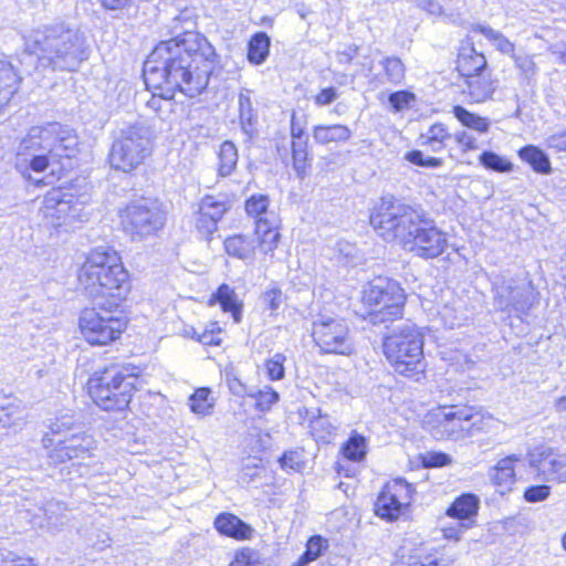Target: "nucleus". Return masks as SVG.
Listing matches in <instances>:
<instances>
[{
	"instance_id": "obj_17",
	"label": "nucleus",
	"mask_w": 566,
	"mask_h": 566,
	"mask_svg": "<svg viewBox=\"0 0 566 566\" xmlns=\"http://www.w3.org/2000/svg\"><path fill=\"white\" fill-rule=\"evenodd\" d=\"M467 406L441 407L432 417L437 422L433 436L437 439L459 440L468 437Z\"/></svg>"
},
{
	"instance_id": "obj_61",
	"label": "nucleus",
	"mask_w": 566,
	"mask_h": 566,
	"mask_svg": "<svg viewBox=\"0 0 566 566\" xmlns=\"http://www.w3.org/2000/svg\"><path fill=\"white\" fill-rule=\"evenodd\" d=\"M546 145L556 151H566V132L551 135L546 139Z\"/></svg>"
},
{
	"instance_id": "obj_58",
	"label": "nucleus",
	"mask_w": 566,
	"mask_h": 566,
	"mask_svg": "<svg viewBox=\"0 0 566 566\" xmlns=\"http://www.w3.org/2000/svg\"><path fill=\"white\" fill-rule=\"evenodd\" d=\"M338 97V92L335 87L323 88L315 97L314 103L316 106H327Z\"/></svg>"
},
{
	"instance_id": "obj_55",
	"label": "nucleus",
	"mask_w": 566,
	"mask_h": 566,
	"mask_svg": "<svg viewBox=\"0 0 566 566\" xmlns=\"http://www.w3.org/2000/svg\"><path fill=\"white\" fill-rule=\"evenodd\" d=\"M515 61L516 67L521 70V72L528 78L536 75L537 67L532 56L528 55H515L512 56Z\"/></svg>"
},
{
	"instance_id": "obj_54",
	"label": "nucleus",
	"mask_w": 566,
	"mask_h": 566,
	"mask_svg": "<svg viewBox=\"0 0 566 566\" xmlns=\"http://www.w3.org/2000/svg\"><path fill=\"white\" fill-rule=\"evenodd\" d=\"M467 410L469 415L467 419L468 436H472L475 432L484 429L485 418L479 411H475L472 407L467 406Z\"/></svg>"
},
{
	"instance_id": "obj_10",
	"label": "nucleus",
	"mask_w": 566,
	"mask_h": 566,
	"mask_svg": "<svg viewBox=\"0 0 566 566\" xmlns=\"http://www.w3.org/2000/svg\"><path fill=\"white\" fill-rule=\"evenodd\" d=\"M363 300L369 307L370 321L374 324H386L402 317L406 295L395 280H374L365 291Z\"/></svg>"
},
{
	"instance_id": "obj_11",
	"label": "nucleus",
	"mask_w": 566,
	"mask_h": 566,
	"mask_svg": "<svg viewBox=\"0 0 566 566\" xmlns=\"http://www.w3.org/2000/svg\"><path fill=\"white\" fill-rule=\"evenodd\" d=\"M123 230L134 240L155 234L165 224V214L157 202L140 199L129 203L120 212Z\"/></svg>"
},
{
	"instance_id": "obj_4",
	"label": "nucleus",
	"mask_w": 566,
	"mask_h": 566,
	"mask_svg": "<svg viewBox=\"0 0 566 566\" xmlns=\"http://www.w3.org/2000/svg\"><path fill=\"white\" fill-rule=\"evenodd\" d=\"M77 146L76 134L66 126L59 123L34 126L20 143L15 167L22 175L29 170L42 172L62 158L75 157Z\"/></svg>"
},
{
	"instance_id": "obj_29",
	"label": "nucleus",
	"mask_w": 566,
	"mask_h": 566,
	"mask_svg": "<svg viewBox=\"0 0 566 566\" xmlns=\"http://www.w3.org/2000/svg\"><path fill=\"white\" fill-rule=\"evenodd\" d=\"M212 298L221 305L223 312L231 313L235 323L241 322L242 304L232 287L228 284H221Z\"/></svg>"
},
{
	"instance_id": "obj_32",
	"label": "nucleus",
	"mask_w": 566,
	"mask_h": 566,
	"mask_svg": "<svg viewBox=\"0 0 566 566\" xmlns=\"http://www.w3.org/2000/svg\"><path fill=\"white\" fill-rule=\"evenodd\" d=\"M452 114L464 127L479 134H485L490 129L491 122L489 118L471 113L463 106H453Z\"/></svg>"
},
{
	"instance_id": "obj_35",
	"label": "nucleus",
	"mask_w": 566,
	"mask_h": 566,
	"mask_svg": "<svg viewBox=\"0 0 566 566\" xmlns=\"http://www.w3.org/2000/svg\"><path fill=\"white\" fill-rule=\"evenodd\" d=\"M42 511L44 513V516L46 518V526L49 528L57 530L59 527L63 526L66 521V506L61 501L56 500H50L48 501L43 507Z\"/></svg>"
},
{
	"instance_id": "obj_15",
	"label": "nucleus",
	"mask_w": 566,
	"mask_h": 566,
	"mask_svg": "<svg viewBox=\"0 0 566 566\" xmlns=\"http://www.w3.org/2000/svg\"><path fill=\"white\" fill-rule=\"evenodd\" d=\"M528 465L541 481L566 482V453L549 447H537L528 453Z\"/></svg>"
},
{
	"instance_id": "obj_40",
	"label": "nucleus",
	"mask_w": 566,
	"mask_h": 566,
	"mask_svg": "<svg viewBox=\"0 0 566 566\" xmlns=\"http://www.w3.org/2000/svg\"><path fill=\"white\" fill-rule=\"evenodd\" d=\"M478 30L488 40H490L499 51H501L504 54L514 56L515 46L503 33L484 25H479Z\"/></svg>"
},
{
	"instance_id": "obj_18",
	"label": "nucleus",
	"mask_w": 566,
	"mask_h": 566,
	"mask_svg": "<svg viewBox=\"0 0 566 566\" xmlns=\"http://www.w3.org/2000/svg\"><path fill=\"white\" fill-rule=\"evenodd\" d=\"M230 202L221 196H205L196 214V229L198 232L210 240L211 235L218 230V222L230 209Z\"/></svg>"
},
{
	"instance_id": "obj_37",
	"label": "nucleus",
	"mask_w": 566,
	"mask_h": 566,
	"mask_svg": "<svg viewBox=\"0 0 566 566\" xmlns=\"http://www.w3.org/2000/svg\"><path fill=\"white\" fill-rule=\"evenodd\" d=\"M328 548V543L319 535L312 536L306 545V551L292 566H307L317 559L324 551Z\"/></svg>"
},
{
	"instance_id": "obj_12",
	"label": "nucleus",
	"mask_w": 566,
	"mask_h": 566,
	"mask_svg": "<svg viewBox=\"0 0 566 566\" xmlns=\"http://www.w3.org/2000/svg\"><path fill=\"white\" fill-rule=\"evenodd\" d=\"M311 334L322 353L350 355L354 350L349 327L343 318L322 315L313 321Z\"/></svg>"
},
{
	"instance_id": "obj_46",
	"label": "nucleus",
	"mask_w": 566,
	"mask_h": 566,
	"mask_svg": "<svg viewBox=\"0 0 566 566\" xmlns=\"http://www.w3.org/2000/svg\"><path fill=\"white\" fill-rule=\"evenodd\" d=\"M282 469L285 471L300 472L304 468L303 453L296 450H290L280 458Z\"/></svg>"
},
{
	"instance_id": "obj_5",
	"label": "nucleus",
	"mask_w": 566,
	"mask_h": 566,
	"mask_svg": "<svg viewBox=\"0 0 566 566\" xmlns=\"http://www.w3.org/2000/svg\"><path fill=\"white\" fill-rule=\"evenodd\" d=\"M78 282L93 301H104L119 307L129 290L128 273L118 254L109 248H96L78 271Z\"/></svg>"
},
{
	"instance_id": "obj_39",
	"label": "nucleus",
	"mask_w": 566,
	"mask_h": 566,
	"mask_svg": "<svg viewBox=\"0 0 566 566\" xmlns=\"http://www.w3.org/2000/svg\"><path fill=\"white\" fill-rule=\"evenodd\" d=\"M421 144H438L433 151H439L446 147V142L451 139V134L442 123H436L429 127L427 133L420 136Z\"/></svg>"
},
{
	"instance_id": "obj_27",
	"label": "nucleus",
	"mask_w": 566,
	"mask_h": 566,
	"mask_svg": "<svg viewBox=\"0 0 566 566\" xmlns=\"http://www.w3.org/2000/svg\"><path fill=\"white\" fill-rule=\"evenodd\" d=\"M518 157L532 169L542 175H548L552 171L551 160L548 156L538 147L527 145L518 150Z\"/></svg>"
},
{
	"instance_id": "obj_23",
	"label": "nucleus",
	"mask_w": 566,
	"mask_h": 566,
	"mask_svg": "<svg viewBox=\"0 0 566 566\" xmlns=\"http://www.w3.org/2000/svg\"><path fill=\"white\" fill-rule=\"evenodd\" d=\"M213 524L220 534L235 539L250 538L252 533L250 525L231 513H220Z\"/></svg>"
},
{
	"instance_id": "obj_51",
	"label": "nucleus",
	"mask_w": 566,
	"mask_h": 566,
	"mask_svg": "<svg viewBox=\"0 0 566 566\" xmlns=\"http://www.w3.org/2000/svg\"><path fill=\"white\" fill-rule=\"evenodd\" d=\"M220 333L221 328L218 324L212 323L210 329L205 328L200 333L195 332V336L203 345H219L221 343Z\"/></svg>"
},
{
	"instance_id": "obj_20",
	"label": "nucleus",
	"mask_w": 566,
	"mask_h": 566,
	"mask_svg": "<svg viewBox=\"0 0 566 566\" xmlns=\"http://www.w3.org/2000/svg\"><path fill=\"white\" fill-rule=\"evenodd\" d=\"M31 75V70L21 65L15 67L8 61L0 60V111H2L18 92L22 75Z\"/></svg>"
},
{
	"instance_id": "obj_47",
	"label": "nucleus",
	"mask_w": 566,
	"mask_h": 566,
	"mask_svg": "<svg viewBox=\"0 0 566 566\" xmlns=\"http://www.w3.org/2000/svg\"><path fill=\"white\" fill-rule=\"evenodd\" d=\"M405 159L416 166L426 168H438L441 167L443 164V160L441 158L426 157L421 150L408 151L405 155Z\"/></svg>"
},
{
	"instance_id": "obj_56",
	"label": "nucleus",
	"mask_w": 566,
	"mask_h": 566,
	"mask_svg": "<svg viewBox=\"0 0 566 566\" xmlns=\"http://www.w3.org/2000/svg\"><path fill=\"white\" fill-rule=\"evenodd\" d=\"M263 302L266 306L275 312L284 302L283 293L280 289H271L263 294Z\"/></svg>"
},
{
	"instance_id": "obj_31",
	"label": "nucleus",
	"mask_w": 566,
	"mask_h": 566,
	"mask_svg": "<svg viewBox=\"0 0 566 566\" xmlns=\"http://www.w3.org/2000/svg\"><path fill=\"white\" fill-rule=\"evenodd\" d=\"M271 40L265 32H256L248 43V61L260 65L265 62L270 52Z\"/></svg>"
},
{
	"instance_id": "obj_48",
	"label": "nucleus",
	"mask_w": 566,
	"mask_h": 566,
	"mask_svg": "<svg viewBox=\"0 0 566 566\" xmlns=\"http://www.w3.org/2000/svg\"><path fill=\"white\" fill-rule=\"evenodd\" d=\"M74 421L71 417L63 416L57 418L50 426V431L45 432L43 436L55 437V439H62L64 437L70 436L69 432L73 429Z\"/></svg>"
},
{
	"instance_id": "obj_36",
	"label": "nucleus",
	"mask_w": 566,
	"mask_h": 566,
	"mask_svg": "<svg viewBox=\"0 0 566 566\" xmlns=\"http://www.w3.org/2000/svg\"><path fill=\"white\" fill-rule=\"evenodd\" d=\"M293 167L300 178H303L308 161V137L292 139L291 142Z\"/></svg>"
},
{
	"instance_id": "obj_19",
	"label": "nucleus",
	"mask_w": 566,
	"mask_h": 566,
	"mask_svg": "<svg viewBox=\"0 0 566 566\" xmlns=\"http://www.w3.org/2000/svg\"><path fill=\"white\" fill-rule=\"evenodd\" d=\"M528 294V286L502 284L496 289L494 305L501 311L525 312L531 305Z\"/></svg>"
},
{
	"instance_id": "obj_24",
	"label": "nucleus",
	"mask_w": 566,
	"mask_h": 566,
	"mask_svg": "<svg viewBox=\"0 0 566 566\" xmlns=\"http://www.w3.org/2000/svg\"><path fill=\"white\" fill-rule=\"evenodd\" d=\"M485 66V56L482 53L476 52L472 46L463 48L458 56L457 69L467 80H469L470 76L481 74Z\"/></svg>"
},
{
	"instance_id": "obj_8",
	"label": "nucleus",
	"mask_w": 566,
	"mask_h": 566,
	"mask_svg": "<svg viewBox=\"0 0 566 566\" xmlns=\"http://www.w3.org/2000/svg\"><path fill=\"white\" fill-rule=\"evenodd\" d=\"M98 307L84 308L78 317L81 334L92 345H107L117 338L127 326V317L104 301H94Z\"/></svg>"
},
{
	"instance_id": "obj_42",
	"label": "nucleus",
	"mask_w": 566,
	"mask_h": 566,
	"mask_svg": "<svg viewBox=\"0 0 566 566\" xmlns=\"http://www.w3.org/2000/svg\"><path fill=\"white\" fill-rule=\"evenodd\" d=\"M210 394L208 388L197 389L189 398L191 411L198 415L209 413L213 406Z\"/></svg>"
},
{
	"instance_id": "obj_2",
	"label": "nucleus",
	"mask_w": 566,
	"mask_h": 566,
	"mask_svg": "<svg viewBox=\"0 0 566 566\" xmlns=\"http://www.w3.org/2000/svg\"><path fill=\"white\" fill-rule=\"evenodd\" d=\"M370 224L385 241L396 242L419 258H437L448 245L447 233L433 220L398 201L382 200L371 213Z\"/></svg>"
},
{
	"instance_id": "obj_38",
	"label": "nucleus",
	"mask_w": 566,
	"mask_h": 566,
	"mask_svg": "<svg viewBox=\"0 0 566 566\" xmlns=\"http://www.w3.org/2000/svg\"><path fill=\"white\" fill-rule=\"evenodd\" d=\"M343 455L353 462H359L365 459L367 453L366 439L358 433H354L342 447Z\"/></svg>"
},
{
	"instance_id": "obj_62",
	"label": "nucleus",
	"mask_w": 566,
	"mask_h": 566,
	"mask_svg": "<svg viewBox=\"0 0 566 566\" xmlns=\"http://www.w3.org/2000/svg\"><path fill=\"white\" fill-rule=\"evenodd\" d=\"M276 229L277 227L268 218L260 217L255 221V233L259 239H261V237H264V234L268 233L269 231H274Z\"/></svg>"
},
{
	"instance_id": "obj_43",
	"label": "nucleus",
	"mask_w": 566,
	"mask_h": 566,
	"mask_svg": "<svg viewBox=\"0 0 566 566\" xmlns=\"http://www.w3.org/2000/svg\"><path fill=\"white\" fill-rule=\"evenodd\" d=\"M248 395L255 399V408L262 412L270 410L279 400V394L269 386Z\"/></svg>"
},
{
	"instance_id": "obj_3",
	"label": "nucleus",
	"mask_w": 566,
	"mask_h": 566,
	"mask_svg": "<svg viewBox=\"0 0 566 566\" xmlns=\"http://www.w3.org/2000/svg\"><path fill=\"white\" fill-rule=\"evenodd\" d=\"M87 59L84 36L64 23L43 25L25 38L20 65L51 71L72 72Z\"/></svg>"
},
{
	"instance_id": "obj_60",
	"label": "nucleus",
	"mask_w": 566,
	"mask_h": 566,
	"mask_svg": "<svg viewBox=\"0 0 566 566\" xmlns=\"http://www.w3.org/2000/svg\"><path fill=\"white\" fill-rule=\"evenodd\" d=\"M451 463L450 455L446 453H431L424 459V464L430 468H442Z\"/></svg>"
},
{
	"instance_id": "obj_41",
	"label": "nucleus",
	"mask_w": 566,
	"mask_h": 566,
	"mask_svg": "<svg viewBox=\"0 0 566 566\" xmlns=\"http://www.w3.org/2000/svg\"><path fill=\"white\" fill-rule=\"evenodd\" d=\"M479 160L489 170L496 172H510L513 170V164L509 159L491 150L483 151L479 156Z\"/></svg>"
},
{
	"instance_id": "obj_16",
	"label": "nucleus",
	"mask_w": 566,
	"mask_h": 566,
	"mask_svg": "<svg viewBox=\"0 0 566 566\" xmlns=\"http://www.w3.org/2000/svg\"><path fill=\"white\" fill-rule=\"evenodd\" d=\"M415 489L403 479L387 483L375 502V512L381 518H398L403 506L408 505Z\"/></svg>"
},
{
	"instance_id": "obj_53",
	"label": "nucleus",
	"mask_w": 566,
	"mask_h": 566,
	"mask_svg": "<svg viewBox=\"0 0 566 566\" xmlns=\"http://www.w3.org/2000/svg\"><path fill=\"white\" fill-rule=\"evenodd\" d=\"M451 139L462 147L463 151H471L479 148L476 138L467 130H458L451 134Z\"/></svg>"
},
{
	"instance_id": "obj_64",
	"label": "nucleus",
	"mask_w": 566,
	"mask_h": 566,
	"mask_svg": "<svg viewBox=\"0 0 566 566\" xmlns=\"http://www.w3.org/2000/svg\"><path fill=\"white\" fill-rule=\"evenodd\" d=\"M252 564V552L250 549H243L235 554L234 559L230 566H251Z\"/></svg>"
},
{
	"instance_id": "obj_30",
	"label": "nucleus",
	"mask_w": 566,
	"mask_h": 566,
	"mask_svg": "<svg viewBox=\"0 0 566 566\" xmlns=\"http://www.w3.org/2000/svg\"><path fill=\"white\" fill-rule=\"evenodd\" d=\"M382 67V75H379L378 81L381 84L389 83L399 85L402 83L406 74V67L402 61L397 56H384L380 62Z\"/></svg>"
},
{
	"instance_id": "obj_1",
	"label": "nucleus",
	"mask_w": 566,
	"mask_h": 566,
	"mask_svg": "<svg viewBox=\"0 0 566 566\" xmlns=\"http://www.w3.org/2000/svg\"><path fill=\"white\" fill-rule=\"evenodd\" d=\"M212 53L207 40L191 32L161 41L144 64V82L165 97H174L176 92L195 97L208 86Z\"/></svg>"
},
{
	"instance_id": "obj_9",
	"label": "nucleus",
	"mask_w": 566,
	"mask_h": 566,
	"mask_svg": "<svg viewBox=\"0 0 566 566\" xmlns=\"http://www.w3.org/2000/svg\"><path fill=\"white\" fill-rule=\"evenodd\" d=\"M150 133L143 123H134L119 130L112 145L109 164L125 172L136 169L149 156Z\"/></svg>"
},
{
	"instance_id": "obj_49",
	"label": "nucleus",
	"mask_w": 566,
	"mask_h": 566,
	"mask_svg": "<svg viewBox=\"0 0 566 566\" xmlns=\"http://www.w3.org/2000/svg\"><path fill=\"white\" fill-rule=\"evenodd\" d=\"M7 400L6 403L0 405V410L3 412V416L0 415V429H9L15 426V421L12 418H15L20 412L19 406L13 399L8 398Z\"/></svg>"
},
{
	"instance_id": "obj_52",
	"label": "nucleus",
	"mask_w": 566,
	"mask_h": 566,
	"mask_svg": "<svg viewBox=\"0 0 566 566\" xmlns=\"http://www.w3.org/2000/svg\"><path fill=\"white\" fill-rule=\"evenodd\" d=\"M415 99V95L407 91H398L389 95V103L395 112H400L408 108L411 101Z\"/></svg>"
},
{
	"instance_id": "obj_45",
	"label": "nucleus",
	"mask_w": 566,
	"mask_h": 566,
	"mask_svg": "<svg viewBox=\"0 0 566 566\" xmlns=\"http://www.w3.org/2000/svg\"><path fill=\"white\" fill-rule=\"evenodd\" d=\"M269 197L265 195H253L245 201V211L249 216L260 218L266 213Z\"/></svg>"
},
{
	"instance_id": "obj_34",
	"label": "nucleus",
	"mask_w": 566,
	"mask_h": 566,
	"mask_svg": "<svg viewBox=\"0 0 566 566\" xmlns=\"http://www.w3.org/2000/svg\"><path fill=\"white\" fill-rule=\"evenodd\" d=\"M226 252L240 260H251L254 255V247L243 235H232L224 240Z\"/></svg>"
},
{
	"instance_id": "obj_28",
	"label": "nucleus",
	"mask_w": 566,
	"mask_h": 566,
	"mask_svg": "<svg viewBox=\"0 0 566 566\" xmlns=\"http://www.w3.org/2000/svg\"><path fill=\"white\" fill-rule=\"evenodd\" d=\"M468 93L475 103H483L491 98L495 92V82L485 75L479 74L467 80Z\"/></svg>"
},
{
	"instance_id": "obj_7",
	"label": "nucleus",
	"mask_w": 566,
	"mask_h": 566,
	"mask_svg": "<svg viewBox=\"0 0 566 566\" xmlns=\"http://www.w3.org/2000/svg\"><path fill=\"white\" fill-rule=\"evenodd\" d=\"M384 354L396 373L416 377L424 371L423 338L416 325L405 322L384 337Z\"/></svg>"
},
{
	"instance_id": "obj_21",
	"label": "nucleus",
	"mask_w": 566,
	"mask_h": 566,
	"mask_svg": "<svg viewBox=\"0 0 566 566\" xmlns=\"http://www.w3.org/2000/svg\"><path fill=\"white\" fill-rule=\"evenodd\" d=\"M479 509L480 497L473 493H463L454 499L447 515L460 521L461 528L468 530L473 525Z\"/></svg>"
},
{
	"instance_id": "obj_63",
	"label": "nucleus",
	"mask_w": 566,
	"mask_h": 566,
	"mask_svg": "<svg viewBox=\"0 0 566 566\" xmlns=\"http://www.w3.org/2000/svg\"><path fill=\"white\" fill-rule=\"evenodd\" d=\"M417 6L433 15L442 13V7L434 0H416Z\"/></svg>"
},
{
	"instance_id": "obj_13",
	"label": "nucleus",
	"mask_w": 566,
	"mask_h": 566,
	"mask_svg": "<svg viewBox=\"0 0 566 566\" xmlns=\"http://www.w3.org/2000/svg\"><path fill=\"white\" fill-rule=\"evenodd\" d=\"M42 446L46 450L49 463L57 465L91 458L96 448V441L91 434L78 431L62 439L43 436Z\"/></svg>"
},
{
	"instance_id": "obj_25",
	"label": "nucleus",
	"mask_w": 566,
	"mask_h": 566,
	"mask_svg": "<svg viewBox=\"0 0 566 566\" xmlns=\"http://www.w3.org/2000/svg\"><path fill=\"white\" fill-rule=\"evenodd\" d=\"M352 130L346 125H316L313 127V138L316 144L346 143L352 137Z\"/></svg>"
},
{
	"instance_id": "obj_6",
	"label": "nucleus",
	"mask_w": 566,
	"mask_h": 566,
	"mask_svg": "<svg viewBox=\"0 0 566 566\" xmlns=\"http://www.w3.org/2000/svg\"><path fill=\"white\" fill-rule=\"evenodd\" d=\"M136 370L133 366L112 365L96 371L87 382L94 402L104 410H124L136 388Z\"/></svg>"
},
{
	"instance_id": "obj_26",
	"label": "nucleus",
	"mask_w": 566,
	"mask_h": 566,
	"mask_svg": "<svg viewBox=\"0 0 566 566\" xmlns=\"http://www.w3.org/2000/svg\"><path fill=\"white\" fill-rule=\"evenodd\" d=\"M251 94L250 90H242L238 98L241 127L250 138L256 133V114L252 105Z\"/></svg>"
},
{
	"instance_id": "obj_22",
	"label": "nucleus",
	"mask_w": 566,
	"mask_h": 566,
	"mask_svg": "<svg viewBox=\"0 0 566 566\" xmlns=\"http://www.w3.org/2000/svg\"><path fill=\"white\" fill-rule=\"evenodd\" d=\"M521 457L513 454L501 459L491 471V479L501 494L511 491L516 482L514 463L520 461Z\"/></svg>"
},
{
	"instance_id": "obj_44",
	"label": "nucleus",
	"mask_w": 566,
	"mask_h": 566,
	"mask_svg": "<svg viewBox=\"0 0 566 566\" xmlns=\"http://www.w3.org/2000/svg\"><path fill=\"white\" fill-rule=\"evenodd\" d=\"M285 360L286 357L282 353H275L271 358H269L265 361L266 374L271 380H281L284 378Z\"/></svg>"
},
{
	"instance_id": "obj_50",
	"label": "nucleus",
	"mask_w": 566,
	"mask_h": 566,
	"mask_svg": "<svg viewBox=\"0 0 566 566\" xmlns=\"http://www.w3.org/2000/svg\"><path fill=\"white\" fill-rule=\"evenodd\" d=\"M551 495V486L546 484L531 485L524 490L523 497L528 503L543 502Z\"/></svg>"
},
{
	"instance_id": "obj_33",
	"label": "nucleus",
	"mask_w": 566,
	"mask_h": 566,
	"mask_svg": "<svg viewBox=\"0 0 566 566\" xmlns=\"http://www.w3.org/2000/svg\"><path fill=\"white\" fill-rule=\"evenodd\" d=\"M218 158L219 175L222 177L230 176L238 164V150L235 145L230 140L223 142L220 146Z\"/></svg>"
},
{
	"instance_id": "obj_59",
	"label": "nucleus",
	"mask_w": 566,
	"mask_h": 566,
	"mask_svg": "<svg viewBox=\"0 0 566 566\" xmlns=\"http://www.w3.org/2000/svg\"><path fill=\"white\" fill-rule=\"evenodd\" d=\"M405 566H438V559L431 555H410L403 563Z\"/></svg>"
},
{
	"instance_id": "obj_14",
	"label": "nucleus",
	"mask_w": 566,
	"mask_h": 566,
	"mask_svg": "<svg viewBox=\"0 0 566 566\" xmlns=\"http://www.w3.org/2000/svg\"><path fill=\"white\" fill-rule=\"evenodd\" d=\"M72 198L71 195H65L57 189L49 191L39 209V216L43 222L48 227L59 228L83 221V207L81 203L73 202Z\"/></svg>"
},
{
	"instance_id": "obj_57",
	"label": "nucleus",
	"mask_w": 566,
	"mask_h": 566,
	"mask_svg": "<svg viewBox=\"0 0 566 566\" xmlns=\"http://www.w3.org/2000/svg\"><path fill=\"white\" fill-rule=\"evenodd\" d=\"M280 237L281 235L277 229L265 233L264 237H261V239H259L261 250L266 254L272 253L277 247Z\"/></svg>"
}]
</instances>
